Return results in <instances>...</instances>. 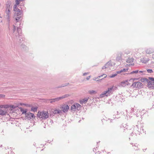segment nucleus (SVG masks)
Here are the masks:
<instances>
[{"mask_svg": "<svg viewBox=\"0 0 154 154\" xmlns=\"http://www.w3.org/2000/svg\"><path fill=\"white\" fill-rule=\"evenodd\" d=\"M143 124L141 122H138L137 124L134 126L135 129H138L136 131H135V134L140 135V133H143Z\"/></svg>", "mask_w": 154, "mask_h": 154, "instance_id": "1", "label": "nucleus"}, {"mask_svg": "<svg viewBox=\"0 0 154 154\" xmlns=\"http://www.w3.org/2000/svg\"><path fill=\"white\" fill-rule=\"evenodd\" d=\"M21 11L20 10V11L17 12H15V13L14 15V16L15 17H16V20L17 21V22L16 23L15 25H17V23L18 22L19 23V26L17 28V31L19 33V31L20 30V28H19L20 26L21 22L19 21L20 19L21 18Z\"/></svg>", "mask_w": 154, "mask_h": 154, "instance_id": "2", "label": "nucleus"}, {"mask_svg": "<svg viewBox=\"0 0 154 154\" xmlns=\"http://www.w3.org/2000/svg\"><path fill=\"white\" fill-rule=\"evenodd\" d=\"M10 6L8 5L6 7V19L8 22V25L9 27L10 25L11 14L10 11Z\"/></svg>", "mask_w": 154, "mask_h": 154, "instance_id": "3", "label": "nucleus"}, {"mask_svg": "<svg viewBox=\"0 0 154 154\" xmlns=\"http://www.w3.org/2000/svg\"><path fill=\"white\" fill-rule=\"evenodd\" d=\"M38 116L42 119L45 120L48 117L49 114L48 112L43 111L39 112Z\"/></svg>", "mask_w": 154, "mask_h": 154, "instance_id": "4", "label": "nucleus"}, {"mask_svg": "<svg viewBox=\"0 0 154 154\" xmlns=\"http://www.w3.org/2000/svg\"><path fill=\"white\" fill-rule=\"evenodd\" d=\"M116 87H114V86H112L110 88H108V89L105 91L106 93H107V94L108 96H110L112 94L113 91L115 90L116 89Z\"/></svg>", "mask_w": 154, "mask_h": 154, "instance_id": "5", "label": "nucleus"}, {"mask_svg": "<svg viewBox=\"0 0 154 154\" xmlns=\"http://www.w3.org/2000/svg\"><path fill=\"white\" fill-rule=\"evenodd\" d=\"M128 128V126L126 124L122 125L120 126L121 131H126V130H127L128 133H130L131 131V129H129Z\"/></svg>", "mask_w": 154, "mask_h": 154, "instance_id": "6", "label": "nucleus"}, {"mask_svg": "<svg viewBox=\"0 0 154 154\" xmlns=\"http://www.w3.org/2000/svg\"><path fill=\"white\" fill-rule=\"evenodd\" d=\"M143 85L142 83L140 82H135L133 83L132 86L133 88H141Z\"/></svg>", "mask_w": 154, "mask_h": 154, "instance_id": "7", "label": "nucleus"}, {"mask_svg": "<svg viewBox=\"0 0 154 154\" xmlns=\"http://www.w3.org/2000/svg\"><path fill=\"white\" fill-rule=\"evenodd\" d=\"M24 0H15L16 4H15L14 7V10L15 12H17L20 11V10L17 8V6L19 4L20 2L23 1Z\"/></svg>", "mask_w": 154, "mask_h": 154, "instance_id": "8", "label": "nucleus"}, {"mask_svg": "<svg viewBox=\"0 0 154 154\" xmlns=\"http://www.w3.org/2000/svg\"><path fill=\"white\" fill-rule=\"evenodd\" d=\"M61 110L64 113L67 112L69 109V107L68 105L64 104L61 107Z\"/></svg>", "mask_w": 154, "mask_h": 154, "instance_id": "9", "label": "nucleus"}, {"mask_svg": "<svg viewBox=\"0 0 154 154\" xmlns=\"http://www.w3.org/2000/svg\"><path fill=\"white\" fill-rule=\"evenodd\" d=\"M112 66V61L111 60H109L102 67V69H104L106 68H109Z\"/></svg>", "mask_w": 154, "mask_h": 154, "instance_id": "10", "label": "nucleus"}, {"mask_svg": "<svg viewBox=\"0 0 154 154\" xmlns=\"http://www.w3.org/2000/svg\"><path fill=\"white\" fill-rule=\"evenodd\" d=\"M25 118L28 119H30L31 118H35V116L32 113L30 112H28L26 113Z\"/></svg>", "mask_w": 154, "mask_h": 154, "instance_id": "11", "label": "nucleus"}, {"mask_svg": "<svg viewBox=\"0 0 154 154\" xmlns=\"http://www.w3.org/2000/svg\"><path fill=\"white\" fill-rule=\"evenodd\" d=\"M149 79H150V81H147L149 85H150V87L153 88H154V78L149 77Z\"/></svg>", "mask_w": 154, "mask_h": 154, "instance_id": "12", "label": "nucleus"}, {"mask_svg": "<svg viewBox=\"0 0 154 154\" xmlns=\"http://www.w3.org/2000/svg\"><path fill=\"white\" fill-rule=\"evenodd\" d=\"M145 51L146 54H150L154 52V49L151 48H146Z\"/></svg>", "mask_w": 154, "mask_h": 154, "instance_id": "13", "label": "nucleus"}, {"mask_svg": "<svg viewBox=\"0 0 154 154\" xmlns=\"http://www.w3.org/2000/svg\"><path fill=\"white\" fill-rule=\"evenodd\" d=\"M69 96V95L68 94H66L63 95L61 97L55 98L54 100H55V101H56V102H57L59 100H62V99L66 98L68 97Z\"/></svg>", "mask_w": 154, "mask_h": 154, "instance_id": "14", "label": "nucleus"}, {"mask_svg": "<svg viewBox=\"0 0 154 154\" xmlns=\"http://www.w3.org/2000/svg\"><path fill=\"white\" fill-rule=\"evenodd\" d=\"M134 59L133 57H128L126 60V62L128 63H132L133 62ZM134 65V63H131L129 64V66H132Z\"/></svg>", "mask_w": 154, "mask_h": 154, "instance_id": "15", "label": "nucleus"}, {"mask_svg": "<svg viewBox=\"0 0 154 154\" xmlns=\"http://www.w3.org/2000/svg\"><path fill=\"white\" fill-rule=\"evenodd\" d=\"M131 135L132 136H135L137 135V134H135V131H136L138 130V129H135L134 126L133 127L132 129H131Z\"/></svg>", "mask_w": 154, "mask_h": 154, "instance_id": "16", "label": "nucleus"}, {"mask_svg": "<svg viewBox=\"0 0 154 154\" xmlns=\"http://www.w3.org/2000/svg\"><path fill=\"white\" fill-rule=\"evenodd\" d=\"M149 60V59L148 58L143 57L141 59L140 61L142 63H147Z\"/></svg>", "mask_w": 154, "mask_h": 154, "instance_id": "17", "label": "nucleus"}, {"mask_svg": "<svg viewBox=\"0 0 154 154\" xmlns=\"http://www.w3.org/2000/svg\"><path fill=\"white\" fill-rule=\"evenodd\" d=\"M107 93H106V92L105 91H104L99 96V98H102L103 97H108V96L107 95Z\"/></svg>", "mask_w": 154, "mask_h": 154, "instance_id": "18", "label": "nucleus"}, {"mask_svg": "<svg viewBox=\"0 0 154 154\" xmlns=\"http://www.w3.org/2000/svg\"><path fill=\"white\" fill-rule=\"evenodd\" d=\"M126 117H125V118L127 119H130L132 117V116L131 115V113L129 112L128 111V110H126Z\"/></svg>", "mask_w": 154, "mask_h": 154, "instance_id": "19", "label": "nucleus"}, {"mask_svg": "<svg viewBox=\"0 0 154 154\" xmlns=\"http://www.w3.org/2000/svg\"><path fill=\"white\" fill-rule=\"evenodd\" d=\"M7 112L6 109H0V115L2 116L5 115Z\"/></svg>", "mask_w": 154, "mask_h": 154, "instance_id": "20", "label": "nucleus"}, {"mask_svg": "<svg viewBox=\"0 0 154 154\" xmlns=\"http://www.w3.org/2000/svg\"><path fill=\"white\" fill-rule=\"evenodd\" d=\"M88 100V99L85 98L82 100H80V101L81 104L85 103L87 102Z\"/></svg>", "mask_w": 154, "mask_h": 154, "instance_id": "21", "label": "nucleus"}, {"mask_svg": "<svg viewBox=\"0 0 154 154\" xmlns=\"http://www.w3.org/2000/svg\"><path fill=\"white\" fill-rule=\"evenodd\" d=\"M62 111L60 109H55L53 112V113L54 114H57L62 113Z\"/></svg>", "mask_w": 154, "mask_h": 154, "instance_id": "22", "label": "nucleus"}, {"mask_svg": "<svg viewBox=\"0 0 154 154\" xmlns=\"http://www.w3.org/2000/svg\"><path fill=\"white\" fill-rule=\"evenodd\" d=\"M120 117V113H119V112L117 111L115 113V115H114L113 118H114L118 119Z\"/></svg>", "mask_w": 154, "mask_h": 154, "instance_id": "23", "label": "nucleus"}, {"mask_svg": "<svg viewBox=\"0 0 154 154\" xmlns=\"http://www.w3.org/2000/svg\"><path fill=\"white\" fill-rule=\"evenodd\" d=\"M75 105L77 110H79L81 108L82 106L81 105L78 103H75Z\"/></svg>", "mask_w": 154, "mask_h": 154, "instance_id": "24", "label": "nucleus"}, {"mask_svg": "<svg viewBox=\"0 0 154 154\" xmlns=\"http://www.w3.org/2000/svg\"><path fill=\"white\" fill-rule=\"evenodd\" d=\"M116 59L117 61H120L122 60V56L121 54H119L118 55Z\"/></svg>", "mask_w": 154, "mask_h": 154, "instance_id": "25", "label": "nucleus"}, {"mask_svg": "<svg viewBox=\"0 0 154 154\" xmlns=\"http://www.w3.org/2000/svg\"><path fill=\"white\" fill-rule=\"evenodd\" d=\"M128 70V68H126V69L124 68L120 70L117 71V73H120L122 72H127V71Z\"/></svg>", "mask_w": 154, "mask_h": 154, "instance_id": "26", "label": "nucleus"}, {"mask_svg": "<svg viewBox=\"0 0 154 154\" xmlns=\"http://www.w3.org/2000/svg\"><path fill=\"white\" fill-rule=\"evenodd\" d=\"M76 109V106L75 104L72 105L71 107V110L72 111H75Z\"/></svg>", "mask_w": 154, "mask_h": 154, "instance_id": "27", "label": "nucleus"}, {"mask_svg": "<svg viewBox=\"0 0 154 154\" xmlns=\"http://www.w3.org/2000/svg\"><path fill=\"white\" fill-rule=\"evenodd\" d=\"M134 114L137 117H139L140 116H141V117L142 116L140 115V111H138L135 113Z\"/></svg>", "mask_w": 154, "mask_h": 154, "instance_id": "28", "label": "nucleus"}, {"mask_svg": "<svg viewBox=\"0 0 154 154\" xmlns=\"http://www.w3.org/2000/svg\"><path fill=\"white\" fill-rule=\"evenodd\" d=\"M134 108H131L130 110H128V112H129L131 114V115L133 116V115H134V114L133 113V112H134Z\"/></svg>", "mask_w": 154, "mask_h": 154, "instance_id": "29", "label": "nucleus"}, {"mask_svg": "<svg viewBox=\"0 0 154 154\" xmlns=\"http://www.w3.org/2000/svg\"><path fill=\"white\" fill-rule=\"evenodd\" d=\"M20 111L21 112H22V114H23L25 113L26 114V113H27L26 112H27L26 109L24 110V109H23L21 108H20Z\"/></svg>", "mask_w": 154, "mask_h": 154, "instance_id": "30", "label": "nucleus"}, {"mask_svg": "<svg viewBox=\"0 0 154 154\" xmlns=\"http://www.w3.org/2000/svg\"><path fill=\"white\" fill-rule=\"evenodd\" d=\"M12 149L11 148L8 149V152L6 153V154H14V152H12Z\"/></svg>", "mask_w": 154, "mask_h": 154, "instance_id": "31", "label": "nucleus"}, {"mask_svg": "<svg viewBox=\"0 0 154 154\" xmlns=\"http://www.w3.org/2000/svg\"><path fill=\"white\" fill-rule=\"evenodd\" d=\"M103 75H104V78H106L107 77V75L106 74H103L102 75H100V76H98L97 77V78H94V80H96V79H97L98 78H100L101 77L103 76Z\"/></svg>", "mask_w": 154, "mask_h": 154, "instance_id": "32", "label": "nucleus"}, {"mask_svg": "<svg viewBox=\"0 0 154 154\" xmlns=\"http://www.w3.org/2000/svg\"><path fill=\"white\" fill-rule=\"evenodd\" d=\"M37 108L36 107H32L31 109V111L35 112L37 111Z\"/></svg>", "mask_w": 154, "mask_h": 154, "instance_id": "33", "label": "nucleus"}, {"mask_svg": "<svg viewBox=\"0 0 154 154\" xmlns=\"http://www.w3.org/2000/svg\"><path fill=\"white\" fill-rule=\"evenodd\" d=\"M18 38L20 42H21L23 40V37L22 35H19Z\"/></svg>", "mask_w": 154, "mask_h": 154, "instance_id": "34", "label": "nucleus"}, {"mask_svg": "<svg viewBox=\"0 0 154 154\" xmlns=\"http://www.w3.org/2000/svg\"><path fill=\"white\" fill-rule=\"evenodd\" d=\"M88 93L90 94H93L96 93V92L95 91L92 90L89 91H88Z\"/></svg>", "mask_w": 154, "mask_h": 154, "instance_id": "35", "label": "nucleus"}, {"mask_svg": "<svg viewBox=\"0 0 154 154\" xmlns=\"http://www.w3.org/2000/svg\"><path fill=\"white\" fill-rule=\"evenodd\" d=\"M118 74V73H117L116 72V73L112 74L111 75H110V78H113V77H115V76H116Z\"/></svg>", "mask_w": 154, "mask_h": 154, "instance_id": "36", "label": "nucleus"}, {"mask_svg": "<svg viewBox=\"0 0 154 154\" xmlns=\"http://www.w3.org/2000/svg\"><path fill=\"white\" fill-rule=\"evenodd\" d=\"M133 146L134 147V149L135 150H137V144H135L134 145H133Z\"/></svg>", "mask_w": 154, "mask_h": 154, "instance_id": "37", "label": "nucleus"}, {"mask_svg": "<svg viewBox=\"0 0 154 154\" xmlns=\"http://www.w3.org/2000/svg\"><path fill=\"white\" fill-rule=\"evenodd\" d=\"M138 72V70H137L135 71H133L131 72L130 74H132L134 73H137Z\"/></svg>", "mask_w": 154, "mask_h": 154, "instance_id": "38", "label": "nucleus"}, {"mask_svg": "<svg viewBox=\"0 0 154 154\" xmlns=\"http://www.w3.org/2000/svg\"><path fill=\"white\" fill-rule=\"evenodd\" d=\"M127 82V81L126 82H122L121 83V85H122V86H125L126 82Z\"/></svg>", "mask_w": 154, "mask_h": 154, "instance_id": "39", "label": "nucleus"}, {"mask_svg": "<svg viewBox=\"0 0 154 154\" xmlns=\"http://www.w3.org/2000/svg\"><path fill=\"white\" fill-rule=\"evenodd\" d=\"M147 71L148 73H152L153 72V71L152 69H147Z\"/></svg>", "mask_w": 154, "mask_h": 154, "instance_id": "40", "label": "nucleus"}, {"mask_svg": "<svg viewBox=\"0 0 154 154\" xmlns=\"http://www.w3.org/2000/svg\"><path fill=\"white\" fill-rule=\"evenodd\" d=\"M55 100V99L54 98H53V99H51L50 100H51V101L50 102V103H53L54 102H56V101H55V100Z\"/></svg>", "mask_w": 154, "mask_h": 154, "instance_id": "41", "label": "nucleus"}, {"mask_svg": "<svg viewBox=\"0 0 154 154\" xmlns=\"http://www.w3.org/2000/svg\"><path fill=\"white\" fill-rule=\"evenodd\" d=\"M112 119H108L107 120V121L108 122L111 123V122H112Z\"/></svg>", "mask_w": 154, "mask_h": 154, "instance_id": "42", "label": "nucleus"}, {"mask_svg": "<svg viewBox=\"0 0 154 154\" xmlns=\"http://www.w3.org/2000/svg\"><path fill=\"white\" fill-rule=\"evenodd\" d=\"M13 26H14V29H13V32H14L16 29V26L14 25H13Z\"/></svg>", "mask_w": 154, "mask_h": 154, "instance_id": "43", "label": "nucleus"}, {"mask_svg": "<svg viewBox=\"0 0 154 154\" xmlns=\"http://www.w3.org/2000/svg\"><path fill=\"white\" fill-rule=\"evenodd\" d=\"M90 77H91L90 76H89L87 77L86 78L87 80H89V79H90Z\"/></svg>", "mask_w": 154, "mask_h": 154, "instance_id": "44", "label": "nucleus"}, {"mask_svg": "<svg viewBox=\"0 0 154 154\" xmlns=\"http://www.w3.org/2000/svg\"><path fill=\"white\" fill-rule=\"evenodd\" d=\"M5 96V95H2V94L0 95V97H4Z\"/></svg>", "mask_w": 154, "mask_h": 154, "instance_id": "45", "label": "nucleus"}, {"mask_svg": "<svg viewBox=\"0 0 154 154\" xmlns=\"http://www.w3.org/2000/svg\"><path fill=\"white\" fill-rule=\"evenodd\" d=\"M88 74V72H85L83 73V75H87Z\"/></svg>", "mask_w": 154, "mask_h": 154, "instance_id": "46", "label": "nucleus"}, {"mask_svg": "<svg viewBox=\"0 0 154 154\" xmlns=\"http://www.w3.org/2000/svg\"><path fill=\"white\" fill-rule=\"evenodd\" d=\"M144 71H139V72L140 73H143V72H144Z\"/></svg>", "mask_w": 154, "mask_h": 154, "instance_id": "47", "label": "nucleus"}, {"mask_svg": "<svg viewBox=\"0 0 154 154\" xmlns=\"http://www.w3.org/2000/svg\"><path fill=\"white\" fill-rule=\"evenodd\" d=\"M152 57L154 59V53L152 55Z\"/></svg>", "mask_w": 154, "mask_h": 154, "instance_id": "48", "label": "nucleus"}, {"mask_svg": "<svg viewBox=\"0 0 154 154\" xmlns=\"http://www.w3.org/2000/svg\"><path fill=\"white\" fill-rule=\"evenodd\" d=\"M96 149H95V148H94L93 149V151L94 152H96Z\"/></svg>", "mask_w": 154, "mask_h": 154, "instance_id": "49", "label": "nucleus"}, {"mask_svg": "<svg viewBox=\"0 0 154 154\" xmlns=\"http://www.w3.org/2000/svg\"><path fill=\"white\" fill-rule=\"evenodd\" d=\"M66 86V85H63V86H61V87H64V86Z\"/></svg>", "mask_w": 154, "mask_h": 154, "instance_id": "50", "label": "nucleus"}, {"mask_svg": "<svg viewBox=\"0 0 154 154\" xmlns=\"http://www.w3.org/2000/svg\"><path fill=\"white\" fill-rule=\"evenodd\" d=\"M97 81H98L99 80H97Z\"/></svg>", "mask_w": 154, "mask_h": 154, "instance_id": "51", "label": "nucleus"}, {"mask_svg": "<svg viewBox=\"0 0 154 154\" xmlns=\"http://www.w3.org/2000/svg\"><path fill=\"white\" fill-rule=\"evenodd\" d=\"M43 150V149H42L41 150H42H42Z\"/></svg>", "mask_w": 154, "mask_h": 154, "instance_id": "52", "label": "nucleus"}, {"mask_svg": "<svg viewBox=\"0 0 154 154\" xmlns=\"http://www.w3.org/2000/svg\"><path fill=\"white\" fill-rule=\"evenodd\" d=\"M102 79H101L100 80H102Z\"/></svg>", "mask_w": 154, "mask_h": 154, "instance_id": "53", "label": "nucleus"}]
</instances>
